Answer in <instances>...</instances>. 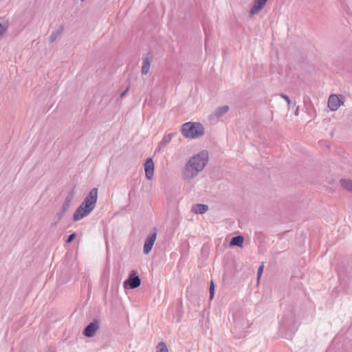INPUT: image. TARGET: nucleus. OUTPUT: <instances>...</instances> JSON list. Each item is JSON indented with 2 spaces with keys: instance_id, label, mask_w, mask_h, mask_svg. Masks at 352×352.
Returning a JSON list of instances; mask_svg holds the SVG:
<instances>
[{
  "instance_id": "obj_9",
  "label": "nucleus",
  "mask_w": 352,
  "mask_h": 352,
  "mask_svg": "<svg viewBox=\"0 0 352 352\" xmlns=\"http://www.w3.org/2000/svg\"><path fill=\"white\" fill-rule=\"evenodd\" d=\"M91 212L87 210L86 208H84L82 206L80 205L73 215V221H78L83 219L84 217L88 216Z\"/></svg>"
},
{
  "instance_id": "obj_8",
  "label": "nucleus",
  "mask_w": 352,
  "mask_h": 352,
  "mask_svg": "<svg viewBox=\"0 0 352 352\" xmlns=\"http://www.w3.org/2000/svg\"><path fill=\"white\" fill-rule=\"evenodd\" d=\"M155 165L153 160L150 157L147 158L144 163V170L146 178L151 180L153 177Z\"/></svg>"
},
{
  "instance_id": "obj_12",
  "label": "nucleus",
  "mask_w": 352,
  "mask_h": 352,
  "mask_svg": "<svg viewBox=\"0 0 352 352\" xmlns=\"http://www.w3.org/2000/svg\"><path fill=\"white\" fill-rule=\"evenodd\" d=\"M341 100L336 95H331L328 100V106L331 111H336L341 105Z\"/></svg>"
},
{
  "instance_id": "obj_30",
  "label": "nucleus",
  "mask_w": 352,
  "mask_h": 352,
  "mask_svg": "<svg viewBox=\"0 0 352 352\" xmlns=\"http://www.w3.org/2000/svg\"><path fill=\"white\" fill-rule=\"evenodd\" d=\"M205 133L204 127V126L199 123V137L202 136Z\"/></svg>"
},
{
  "instance_id": "obj_27",
  "label": "nucleus",
  "mask_w": 352,
  "mask_h": 352,
  "mask_svg": "<svg viewBox=\"0 0 352 352\" xmlns=\"http://www.w3.org/2000/svg\"><path fill=\"white\" fill-rule=\"evenodd\" d=\"M280 96L283 99H285L286 100V102H287L288 105H289L291 104V100H290L289 97L287 95L284 94H281Z\"/></svg>"
},
{
  "instance_id": "obj_17",
  "label": "nucleus",
  "mask_w": 352,
  "mask_h": 352,
  "mask_svg": "<svg viewBox=\"0 0 352 352\" xmlns=\"http://www.w3.org/2000/svg\"><path fill=\"white\" fill-rule=\"evenodd\" d=\"M63 30H64V27H63V25H61V26H60L58 30L52 32L51 33L50 36H49V42L50 43H54L56 41V39L62 34V33L63 32Z\"/></svg>"
},
{
  "instance_id": "obj_4",
  "label": "nucleus",
  "mask_w": 352,
  "mask_h": 352,
  "mask_svg": "<svg viewBox=\"0 0 352 352\" xmlns=\"http://www.w3.org/2000/svg\"><path fill=\"white\" fill-rule=\"evenodd\" d=\"M141 285V278L135 270H132L129 277L124 282V287L127 289H134Z\"/></svg>"
},
{
  "instance_id": "obj_26",
  "label": "nucleus",
  "mask_w": 352,
  "mask_h": 352,
  "mask_svg": "<svg viewBox=\"0 0 352 352\" xmlns=\"http://www.w3.org/2000/svg\"><path fill=\"white\" fill-rule=\"evenodd\" d=\"M7 26L0 23V36H1L6 30Z\"/></svg>"
},
{
  "instance_id": "obj_33",
  "label": "nucleus",
  "mask_w": 352,
  "mask_h": 352,
  "mask_svg": "<svg viewBox=\"0 0 352 352\" xmlns=\"http://www.w3.org/2000/svg\"><path fill=\"white\" fill-rule=\"evenodd\" d=\"M208 38H206V45H207V43H208Z\"/></svg>"
},
{
  "instance_id": "obj_23",
  "label": "nucleus",
  "mask_w": 352,
  "mask_h": 352,
  "mask_svg": "<svg viewBox=\"0 0 352 352\" xmlns=\"http://www.w3.org/2000/svg\"><path fill=\"white\" fill-rule=\"evenodd\" d=\"M208 210V205L199 204V214H204Z\"/></svg>"
},
{
  "instance_id": "obj_1",
  "label": "nucleus",
  "mask_w": 352,
  "mask_h": 352,
  "mask_svg": "<svg viewBox=\"0 0 352 352\" xmlns=\"http://www.w3.org/2000/svg\"><path fill=\"white\" fill-rule=\"evenodd\" d=\"M296 322V308L290 305L285 308L280 322L279 331L281 335L287 338L294 333L297 330Z\"/></svg>"
},
{
  "instance_id": "obj_14",
  "label": "nucleus",
  "mask_w": 352,
  "mask_h": 352,
  "mask_svg": "<svg viewBox=\"0 0 352 352\" xmlns=\"http://www.w3.org/2000/svg\"><path fill=\"white\" fill-rule=\"evenodd\" d=\"M98 189L97 188H92L87 195L84 200H88V202H91L94 205H96L98 200Z\"/></svg>"
},
{
  "instance_id": "obj_7",
  "label": "nucleus",
  "mask_w": 352,
  "mask_h": 352,
  "mask_svg": "<svg viewBox=\"0 0 352 352\" xmlns=\"http://www.w3.org/2000/svg\"><path fill=\"white\" fill-rule=\"evenodd\" d=\"M100 328V320L94 319L82 331V334L87 337L91 338L95 336L96 331Z\"/></svg>"
},
{
  "instance_id": "obj_3",
  "label": "nucleus",
  "mask_w": 352,
  "mask_h": 352,
  "mask_svg": "<svg viewBox=\"0 0 352 352\" xmlns=\"http://www.w3.org/2000/svg\"><path fill=\"white\" fill-rule=\"evenodd\" d=\"M181 132L186 138L194 139L198 138V122H188L183 124Z\"/></svg>"
},
{
  "instance_id": "obj_18",
  "label": "nucleus",
  "mask_w": 352,
  "mask_h": 352,
  "mask_svg": "<svg viewBox=\"0 0 352 352\" xmlns=\"http://www.w3.org/2000/svg\"><path fill=\"white\" fill-rule=\"evenodd\" d=\"M176 134V133H170L164 136L162 141L160 142L161 147H165L167 144H168L173 138V137Z\"/></svg>"
},
{
  "instance_id": "obj_29",
  "label": "nucleus",
  "mask_w": 352,
  "mask_h": 352,
  "mask_svg": "<svg viewBox=\"0 0 352 352\" xmlns=\"http://www.w3.org/2000/svg\"><path fill=\"white\" fill-rule=\"evenodd\" d=\"M129 89H130V85H128V86L126 87V89H124V91L120 94V97L121 98H122L123 97H124V96H125V95H126V94L129 91Z\"/></svg>"
},
{
  "instance_id": "obj_10",
  "label": "nucleus",
  "mask_w": 352,
  "mask_h": 352,
  "mask_svg": "<svg viewBox=\"0 0 352 352\" xmlns=\"http://www.w3.org/2000/svg\"><path fill=\"white\" fill-rule=\"evenodd\" d=\"M268 0H254L253 5L250 8V14L254 16L258 14L265 6Z\"/></svg>"
},
{
  "instance_id": "obj_11",
  "label": "nucleus",
  "mask_w": 352,
  "mask_h": 352,
  "mask_svg": "<svg viewBox=\"0 0 352 352\" xmlns=\"http://www.w3.org/2000/svg\"><path fill=\"white\" fill-rule=\"evenodd\" d=\"M153 59V53L151 52H148L146 55L145 57L143 59V64L142 67V74H147L149 72L150 66L151 64V62Z\"/></svg>"
},
{
  "instance_id": "obj_25",
  "label": "nucleus",
  "mask_w": 352,
  "mask_h": 352,
  "mask_svg": "<svg viewBox=\"0 0 352 352\" xmlns=\"http://www.w3.org/2000/svg\"><path fill=\"white\" fill-rule=\"evenodd\" d=\"M263 268H264V265L262 264L261 265L259 266V267L258 268V270H257V278L258 280L260 279V277L263 272Z\"/></svg>"
},
{
  "instance_id": "obj_15",
  "label": "nucleus",
  "mask_w": 352,
  "mask_h": 352,
  "mask_svg": "<svg viewBox=\"0 0 352 352\" xmlns=\"http://www.w3.org/2000/svg\"><path fill=\"white\" fill-rule=\"evenodd\" d=\"M229 110V106L223 105L221 107H219L217 108L213 114H212L210 117H216L219 118L224 116Z\"/></svg>"
},
{
  "instance_id": "obj_19",
  "label": "nucleus",
  "mask_w": 352,
  "mask_h": 352,
  "mask_svg": "<svg viewBox=\"0 0 352 352\" xmlns=\"http://www.w3.org/2000/svg\"><path fill=\"white\" fill-rule=\"evenodd\" d=\"M340 183L344 189L352 192V180L342 179Z\"/></svg>"
},
{
  "instance_id": "obj_21",
  "label": "nucleus",
  "mask_w": 352,
  "mask_h": 352,
  "mask_svg": "<svg viewBox=\"0 0 352 352\" xmlns=\"http://www.w3.org/2000/svg\"><path fill=\"white\" fill-rule=\"evenodd\" d=\"M80 205L82 206L84 208H86L91 212H92L96 207V205L91 202H88V200H83Z\"/></svg>"
},
{
  "instance_id": "obj_6",
  "label": "nucleus",
  "mask_w": 352,
  "mask_h": 352,
  "mask_svg": "<svg viewBox=\"0 0 352 352\" xmlns=\"http://www.w3.org/2000/svg\"><path fill=\"white\" fill-rule=\"evenodd\" d=\"M157 238V229L153 228V231L148 234L147 237L145 239L143 248V252L145 254H148L155 243V241Z\"/></svg>"
},
{
  "instance_id": "obj_28",
  "label": "nucleus",
  "mask_w": 352,
  "mask_h": 352,
  "mask_svg": "<svg viewBox=\"0 0 352 352\" xmlns=\"http://www.w3.org/2000/svg\"><path fill=\"white\" fill-rule=\"evenodd\" d=\"M192 212L197 214H198V204H194L191 209Z\"/></svg>"
},
{
  "instance_id": "obj_16",
  "label": "nucleus",
  "mask_w": 352,
  "mask_h": 352,
  "mask_svg": "<svg viewBox=\"0 0 352 352\" xmlns=\"http://www.w3.org/2000/svg\"><path fill=\"white\" fill-rule=\"evenodd\" d=\"M244 241V238L241 235H238L232 237L230 241V246H236V247H242Z\"/></svg>"
},
{
  "instance_id": "obj_20",
  "label": "nucleus",
  "mask_w": 352,
  "mask_h": 352,
  "mask_svg": "<svg viewBox=\"0 0 352 352\" xmlns=\"http://www.w3.org/2000/svg\"><path fill=\"white\" fill-rule=\"evenodd\" d=\"M156 352H168L167 346L164 342H159L156 346Z\"/></svg>"
},
{
  "instance_id": "obj_31",
  "label": "nucleus",
  "mask_w": 352,
  "mask_h": 352,
  "mask_svg": "<svg viewBox=\"0 0 352 352\" xmlns=\"http://www.w3.org/2000/svg\"><path fill=\"white\" fill-rule=\"evenodd\" d=\"M162 148H163V147H161V146H160V144L159 143V144H158V147L156 148V150H155V153H157V152H160Z\"/></svg>"
},
{
  "instance_id": "obj_32",
  "label": "nucleus",
  "mask_w": 352,
  "mask_h": 352,
  "mask_svg": "<svg viewBox=\"0 0 352 352\" xmlns=\"http://www.w3.org/2000/svg\"><path fill=\"white\" fill-rule=\"evenodd\" d=\"M203 29H204V32H206V25L204 23L203 24Z\"/></svg>"
},
{
  "instance_id": "obj_5",
  "label": "nucleus",
  "mask_w": 352,
  "mask_h": 352,
  "mask_svg": "<svg viewBox=\"0 0 352 352\" xmlns=\"http://www.w3.org/2000/svg\"><path fill=\"white\" fill-rule=\"evenodd\" d=\"M73 198H74V193L72 191H70L67 195V196L65 197V199L63 202V204L62 206L60 211L57 212V214H56L57 220L53 223V224H52L53 226H56L59 223V221L63 218L65 213L68 211V210L70 207V205H71Z\"/></svg>"
},
{
  "instance_id": "obj_13",
  "label": "nucleus",
  "mask_w": 352,
  "mask_h": 352,
  "mask_svg": "<svg viewBox=\"0 0 352 352\" xmlns=\"http://www.w3.org/2000/svg\"><path fill=\"white\" fill-rule=\"evenodd\" d=\"M208 153L204 150L199 152V172H201L206 166L208 162Z\"/></svg>"
},
{
  "instance_id": "obj_34",
  "label": "nucleus",
  "mask_w": 352,
  "mask_h": 352,
  "mask_svg": "<svg viewBox=\"0 0 352 352\" xmlns=\"http://www.w3.org/2000/svg\"><path fill=\"white\" fill-rule=\"evenodd\" d=\"M82 2L85 1V0H80Z\"/></svg>"
},
{
  "instance_id": "obj_2",
  "label": "nucleus",
  "mask_w": 352,
  "mask_h": 352,
  "mask_svg": "<svg viewBox=\"0 0 352 352\" xmlns=\"http://www.w3.org/2000/svg\"><path fill=\"white\" fill-rule=\"evenodd\" d=\"M198 173V153L195 154L186 164L184 177L185 179H192Z\"/></svg>"
},
{
  "instance_id": "obj_24",
  "label": "nucleus",
  "mask_w": 352,
  "mask_h": 352,
  "mask_svg": "<svg viewBox=\"0 0 352 352\" xmlns=\"http://www.w3.org/2000/svg\"><path fill=\"white\" fill-rule=\"evenodd\" d=\"M76 232H73V233L70 234L66 239V243H71L76 239Z\"/></svg>"
},
{
  "instance_id": "obj_22",
  "label": "nucleus",
  "mask_w": 352,
  "mask_h": 352,
  "mask_svg": "<svg viewBox=\"0 0 352 352\" xmlns=\"http://www.w3.org/2000/svg\"><path fill=\"white\" fill-rule=\"evenodd\" d=\"M209 293H210V299L212 300L214 296V284L212 280L210 282Z\"/></svg>"
}]
</instances>
